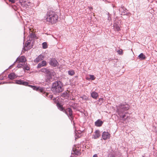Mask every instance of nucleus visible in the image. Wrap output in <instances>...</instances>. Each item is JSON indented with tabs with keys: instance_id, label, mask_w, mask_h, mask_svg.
Wrapping results in <instances>:
<instances>
[{
	"instance_id": "obj_4",
	"label": "nucleus",
	"mask_w": 157,
	"mask_h": 157,
	"mask_svg": "<svg viewBox=\"0 0 157 157\" xmlns=\"http://www.w3.org/2000/svg\"><path fill=\"white\" fill-rule=\"evenodd\" d=\"M63 112L65 113L68 116L71 121L73 119V116L72 115V111L70 108H68L65 109Z\"/></svg>"
},
{
	"instance_id": "obj_37",
	"label": "nucleus",
	"mask_w": 157,
	"mask_h": 157,
	"mask_svg": "<svg viewBox=\"0 0 157 157\" xmlns=\"http://www.w3.org/2000/svg\"><path fill=\"white\" fill-rule=\"evenodd\" d=\"M93 157H98V155L97 154H95L93 156Z\"/></svg>"
},
{
	"instance_id": "obj_14",
	"label": "nucleus",
	"mask_w": 157,
	"mask_h": 157,
	"mask_svg": "<svg viewBox=\"0 0 157 157\" xmlns=\"http://www.w3.org/2000/svg\"><path fill=\"white\" fill-rule=\"evenodd\" d=\"M19 1L21 4H24V5L29 6V5L30 3L28 0H19Z\"/></svg>"
},
{
	"instance_id": "obj_42",
	"label": "nucleus",
	"mask_w": 157,
	"mask_h": 157,
	"mask_svg": "<svg viewBox=\"0 0 157 157\" xmlns=\"http://www.w3.org/2000/svg\"><path fill=\"white\" fill-rule=\"evenodd\" d=\"M87 78H88V77L86 78V79H87Z\"/></svg>"
},
{
	"instance_id": "obj_29",
	"label": "nucleus",
	"mask_w": 157,
	"mask_h": 157,
	"mask_svg": "<svg viewBox=\"0 0 157 157\" xmlns=\"http://www.w3.org/2000/svg\"><path fill=\"white\" fill-rule=\"evenodd\" d=\"M32 88L34 90H37L39 89L38 87H37L35 86H33Z\"/></svg>"
},
{
	"instance_id": "obj_20",
	"label": "nucleus",
	"mask_w": 157,
	"mask_h": 157,
	"mask_svg": "<svg viewBox=\"0 0 157 157\" xmlns=\"http://www.w3.org/2000/svg\"><path fill=\"white\" fill-rule=\"evenodd\" d=\"M40 71L41 72L44 73L48 75V73L49 72V70L45 68H42L40 70Z\"/></svg>"
},
{
	"instance_id": "obj_9",
	"label": "nucleus",
	"mask_w": 157,
	"mask_h": 157,
	"mask_svg": "<svg viewBox=\"0 0 157 157\" xmlns=\"http://www.w3.org/2000/svg\"><path fill=\"white\" fill-rule=\"evenodd\" d=\"M119 11L121 15H124L126 14L127 10L124 6H122L121 8L119 9Z\"/></svg>"
},
{
	"instance_id": "obj_28",
	"label": "nucleus",
	"mask_w": 157,
	"mask_h": 157,
	"mask_svg": "<svg viewBox=\"0 0 157 157\" xmlns=\"http://www.w3.org/2000/svg\"><path fill=\"white\" fill-rule=\"evenodd\" d=\"M23 69L26 70H29L30 68L28 65H25L24 66Z\"/></svg>"
},
{
	"instance_id": "obj_11",
	"label": "nucleus",
	"mask_w": 157,
	"mask_h": 157,
	"mask_svg": "<svg viewBox=\"0 0 157 157\" xmlns=\"http://www.w3.org/2000/svg\"><path fill=\"white\" fill-rule=\"evenodd\" d=\"M103 122L100 119H98L95 122V126L97 127H100L102 126Z\"/></svg>"
},
{
	"instance_id": "obj_6",
	"label": "nucleus",
	"mask_w": 157,
	"mask_h": 157,
	"mask_svg": "<svg viewBox=\"0 0 157 157\" xmlns=\"http://www.w3.org/2000/svg\"><path fill=\"white\" fill-rule=\"evenodd\" d=\"M49 63L53 67H55L59 65L58 63L55 58L51 59Z\"/></svg>"
},
{
	"instance_id": "obj_2",
	"label": "nucleus",
	"mask_w": 157,
	"mask_h": 157,
	"mask_svg": "<svg viewBox=\"0 0 157 157\" xmlns=\"http://www.w3.org/2000/svg\"><path fill=\"white\" fill-rule=\"evenodd\" d=\"M63 90L62 84L60 81L54 82L52 88V90L54 94H56L61 92Z\"/></svg>"
},
{
	"instance_id": "obj_26",
	"label": "nucleus",
	"mask_w": 157,
	"mask_h": 157,
	"mask_svg": "<svg viewBox=\"0 0 157 157\" xmlns=\"http://www.w3.org/2000/svg\"><path fill=\"white\" fill-rule=\"evenodd\" d=\"M68 74L69 75H72L75 74V72L74 71H68Z\"/></svg>"
},
{
	"instance_id": "obj_31",
	"label": "nucleus",
	"mask_w": 157,
	"mask_h": 157,
	"mask_svg": "<svg viewBox=\"0 0 157 157\" xmlns=\"http://www.w3.org/2000/svg\"><path fill=\"white\" fill-rule=\"evenodd\" d=\"M23 66V64L19 63L18 64L17 67L18 68H21Z\"/></svg>"
},
{
	"instance_id": "obj_17",
	"label": "nucleus",
	"mask_w": 157,
	"mask_h": 157,
	"mask_svg": "<svg viewBox=\"0 0 157 157\" xmlns=\"http://www.w3.org/2000/svg\"><path fill=\"white\" fill-rule=\"evenodd\" d=\"M56 105L58 109L61 111H62L63 112H64L65 109L63 107L62 105H61L58 102L57 103Z\"/></svg>"
},
{
	"instance_id": "obj_27",
	"label": "nucleus",
	"mask_w": 157,
	"mask_h": 157,
	"mask_svg": "<svg viewBox=\"0 0 157 157\" xmlns=\"http://www.w3.org/2000/svg\"><path fill=\"white\" fill-rule=\"evenodd\" d=\"M61 96L63 97H68V94L67 92H64L62 94Z\"/></svg>"
},
{
	"instance_id": "obj_41",
	"label": "nucleus",
	"mask_w": 157,
	"mask_h": 157,
	"mask_svg": "<svg viewBox=\"0 0 157 157\" xmlns=\"http://www.w3.org/2000/svg\"><path fill=\"white\" fill-rule=\"evenodd\" d=\"M70 157H73V156H70Z\"/></svg>"
},
{
	"instance_id": "obj_13",
	"label": "nucleus",
	"mask_w": 157,
	"mask_h": 157,
	"mask_svg": "<svg viewBox=\"0 0 157 157\" xmlns=\"http://www.w3.org/2000/svg\"><path fill=\"white\" fill-rule=\"evenodd\" d=\"M17 60L19 62L23 63L25 62L26 60V59L25 57L24 56H21L19 58H17Z\"/></svg>"
},
{
	"instance_id": "obj_10",
	"label": "nucleus",
	"mask_w": 157,
	"mask_h": 157,
	"mask_svg": "<svg viewBox=\"0 0 157 157\" xmlns=\"http://www.w3.org/2000/svg\"><path fill=\"white\" fill-rule=\"evenodd\" d=\"M44 58V56L40 55L34 60V61L35 63H38L42 60Z\"/></svg>"
},
{
	"instance_id": "obj_35",
	"label": "nucleus",
	"mask_w": 157,
	"mask_h": 157,
	"mask_svg": "<svg viewBox=\"0 0 157 157\" xmlns=\"http://www.w3.org/2000/svg\"><path fill=\"white\" fill-rule=\"evenodd\" d=\"M15 63V62H14V63L12 65H11V66H10L9 67V68L10 69H11L13 67V65H14V64Z\"/></svg>"
},
{
	"instance_id": "obj_39",
	"label": "nucleus",
	"mask_w": 157,
	"mask_h": 157,
	"mask_svg": "<svg viewBox=\"0 0 157 157\" xmlns=\"http://www.w3.org/2000/svg\"><path fill=\"white\" fill-rule=\"evenodd\" d=\"M85 99H86V100L87 99L86 97H85Z\"/></svg>"
},
{
	"instance_id": "obj_5",
	"label": "nucleus",
	"mask_w": 157,
	"mask_h": 157,
	"mask_svg": "<svg viewBox=\"0 0 157 157\" xmlns=\"http://www.w3.org/2000/svg\"><path fill=\"white\" fill-rule=\"evenodd\" d=\"M15 83L17 84L22 85L25 86H28L31 87L32 88L33 86L30 85H28L29 83L28 82L25 81L23 82L21 80V79L19 80H16L15 81Z\"/></svg>"
},
{
	"instance_id": "obj_24",
	"label": "nucleus",
	"mask_w": 157,
	"mask_h": 157,
	"mask_svg": "<svg viewBox=\"0 0 157 157\" xmlns=\"http://www.w3.org/2000/svg\"><path fill=\"white\" fill-rule=\"evenodd\" d=\"M117 52L118 53L119 55H122L123 52V50L121 49H116Z\"/></svg>"
},
{
	"instance_id": "obj_15",
	"label": "nucleus",
	"mask_w": 157,
	"mask_h": 157,
	"mask_svg": "<svg viewBox=\"0 0 157 157\" xmlns=\"http://www.w3.org/2000/svg\"><path fill=\"white\" fill-rule=\"evenodd\" d=\"M47 63L46 61L43 60L41 62L39 63L37 66L38 68H40L46 65Z\"/></svg>"
},
{
	"instance_id": "obj_19",
	"label": "nucleus",
	"mask_w": 157,
	"mask_h": 157,
	"mask_svg": "<svg viewBox=\"0 0 157 157\" xmlns=\"http://www.w3.org/2000/svg\"><path fill=\"white\" fill-rule=\"evenodd\" d=\"M113 28L116 31H119L120 30V28L118 25L116 23H114L113 25Z\"/></svg>"
},
{
	"instance_id": "obj_32",
	"label": "nucleus",
	"mask_w": 157,
	"mask_h": 157,
	"mask_svg": "<svg viewBox=\"0 0 157 157\" xmlns=\"http://www.w3.org/2000/svg\"><path fill=\"white\" fill-rule=\"evenodd\" d=\"M9 1L12 3H14L15 2V0H8Z\"/></svg>"
},
{
	"instance_id": "obj_3",
	"label": "nucleus",
	"mask_w": 157,
	"mask_h": 157,
	"mask_svg": "<svg viewBox=\"0 0 157 157\" xmlns=\"http://www.w3.org/2000/svg\"><path fill=\"white\" fill-rule=\"evenodd\" d=\"M117 107V112L120 116L124 113V111L127 110L129 108L128 104L126 102L122 103L119 104Z\"/></svg>"
},
{
	"instance_id": "obj_23",
	"label": "nucleus",
	"mask_w": 157,
	"mask_h": 157,
	"mask_svg": "<svg viewBox=\"0 0 157 157\" xmlns=\"http://www.w3.org/2000/svg\"><path fill=\"white\" fill-rule=\"evenodd\" d=\"M55 74V72H54L52 70H51V71H49V72L48 74V75L50 77H52V76H54ZM51 78H52V77H51Z\"/></svg>"
},
{
	"instance_id": "obj_30",
	"label": "nucleus",
	"mask_w": 157,
	"mask_h": 157,
	"mask_svg": "<svg viewBox=\"0 0 157 157\" xmlns=\"http://www.w3.org/2000/svg\"><path fill=\"white\" fill-rule=\"evenodd\" d=\"M128 116L126 117V116L124 114L122 116V118L123 120H125L126 119L128 118Z\"/></svg>"
},
{
	"instance_id": "obj_40",
	"label": "nucleus",
	"mask_w": 157,
	"mask_h": 157,
	"mask_svg": "<svg viewBox=\"0 0 157 157\" xmlns=\"http://www.w3.org/2000/svg\"><path fill=\"white\" fill-rule=\"evenodd\" d=\"M90 80H94V79H89Z\"/></svg>"
},
{
	"instance_id": "obj_36",
	"label": "nucleus",
	"mask_w": 157,
	"mask_h": 157,
	"mask_svg": "<svg viewBox=\"0 0 157 157\" xmlns=\"http://www.w3.org/2000/svg\"><path fill=\"white\" fill-rule=\"evenodd\" d=\"M49 98H50L51 99H52V97H53V96L52 95H50L49 96V97H48Z\"/></svg>"
},
{
	"instance_id": "obj_18",
	"label": "nucleus",
	"mask_w": 157,
	"mask_h": 157,
	"mask_svg": "<svg viewBox=\"0 0 157 157\" xmlns=\"http://www.w3.org/2000/svg\"><path fill=\"white\" fill-rule=\"evenodd\" d=\"M17 77L16 75L14 73H12L8 75L9 78H15Z\"/></svg>"
},
{
	"instance_id": "obj_34",
	"label": "nucleus",
	"mask_w": 157,
	"mask_h": 157,
	"mask_svg": "<svg viewBox=\"0 0 157 157\" xmlns=\"http://www.w3.org/2000/svg\"><path fill=\"white\" fill-rule=\"evenodd\" d=\"M104 101V99L102 98H100L99 99V101L102 102Z\"/></svg>"
},
{
	"instance_id": "obj_1",
	"label": "nucleus",
	"mask_w": 157,
	"mask_h": 157,
	"mask_svg": "<svg viewBox=\"0 0 157 157\" xmlns=\"http://www.w3.org/2000/svg\"><path fill=\"white\" fill-rule=\"evenodd\" d=\"M45 19L47 21L54 23L58 20V17L55 12L49 11L47 12Z\"/></svg>"
},
{
	"instance_id": "obj_33",
	"label": "nucleus",
	"mask_w": 157,
	"mask_h": 157,
	"mask_svg": "<svg viewBox=\"0 0 157 157\" xmlns=\"http://www.w3.org/2000/svg\"><path fill=\"white\" fill-rule=\"evenodd\" d=\"M95 77H94V76L93 75H90V78H95Z\"/></svg>"
},
{
	"instance_id": "obj_22",
	"label": "nucleus",
	"mask_w": 157,
	"mask_h": 157,
	"mask_svg": "<svg viewBox=\"0 0 157 157\" xmlns=\"http://www.w3.org/2000/svg\"><path fill=\"white\" fill-rule=\"evenodd\" d=\"M13 79H10V80H11V81H8V82H6V81H1V82H0V84H3L4 83H14V82H12V80Z\"/></svg>"
},
{
	"instance_id": "obj_7",
	"label": "nucleus",
	"mask_w": 157,
	"mask_h": 157,
	"mask_svg": "<svg viewBox=\"0 0 157 157\" xmlns=\"http://www.w3.org/2000/svg\"><path fill=\"white\" fill-rule=\"evenodd\" d=\"M102 136L103 140H106L109 138L110 135L108 132H104L102 134Z\"/></svg>"
},
{
	"instance_id": "obj_12",
	"label": "nucleus",
	"mask_w": 157,
	"mask_h": 157,
	"mask_svg": "<svg viewBox=\"0 0 157 157\" xmlns=\"http://www.w3.org/2000/svg\"><path fill=\"white\" fill-rule=\"evenodd\" d=\"M100 135V131L98 130H96L94 132V134L93 135L94 139H97L99 137Z\"/></svg>"
},
{
	"instance_id": "obj_21",
	"label": "nucleus",
	"mask_w": 157,
	"mask_h": 157,
	"mask_svg": "<svg viewBox=\"0 0 157 157\" xmlns=\"http://www.w3.org/2000/svg\"><path fill=\"white\" fill-rule=\"evenodd\" d=\"M138 57L140 60H144L146 58L145 56L143 53L140 54L138 56Z\"/></svg>"
},
{
	"instance_id": "obj_16",
	"label": "nucleus",
	"mask_w": 157,
	"mask_h": 157,
	"mask_svg": "<svg viewBox=\"0 0 157 157\" xmlns=\"http://www.w3.org/2000/svg\"><path fill=\"white\" fill-rule=\"evenodd\" d=\"M91 96L93 98L96 99L98 96V94L97 92L93 91L91 93Z\"/></svg>"
},
{
	"instance_id": "obj_38",
	"label": "nucleus",
	"mask_w": 157,
	"mask_h": 157,
	"mask_svg": "<svg viewBox=\"0 0 157 157\" xmlns=\"http://www.w3.org/2000/svg\"><path fill=\"white\" fill-rule=\"evenodd\" d=\"M34 37H35V35H31V37H33V38Z\"/></svg>"
},
{
	"instance_id": "obj_8",
	"label": "nucleus",
	"mask_w": 157,
	"mask_h": 157,
	"mask_svg": "<svg viewBox=\"0 0 157 157\" xmlns=\"http://www.w3.org/2000/svg\"><path fill=\"white\" fill-rule=\"evenodd\" d=\"M31 41L30 40L29 41H28L27 43L25 44L24 46L23 49L26 51H27L28 49H30L32 47L30 46Z\"/></svg>"
},
{
	"instance_id": "obj_25",
	"label": "nucleus",
	"mask_w": 157,
	"mask_h": 157,
	"mask_svg": "<svg viewBox=\"0 0 157 157\" xmlns=\"http://www.w3.org/2000/svg\"><path fill=\"white\" fill-rule=\"evenodd\" d=\"M43 48L44 49H46L47 48V45L46 42H44L42 44Z\"/></svg>"
}]
</instances>
